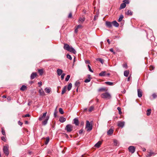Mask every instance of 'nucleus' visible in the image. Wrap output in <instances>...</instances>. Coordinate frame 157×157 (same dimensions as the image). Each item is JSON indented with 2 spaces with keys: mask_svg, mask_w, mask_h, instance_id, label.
Returning <instances> with one entry per match:
<instances>
[{
  "mask_svg": "<svg viewBox=\"0 0 157 157\" xmlns=\"http://www.w3.org/2000/svg\"><path fill=\"white\" fill-rule=\"evenodd\" d=\"M137 92H138V96L140 98L142 96V94L141 90L140 89H138L137 90Z\"/></svg>",
  "mask_w": 157,
  "mask_h": 157,
  "instance_id": "15",
  "label": "nucleus"
},
{
  "mask_svg": "<svg viewBox=\"0 0 157 157\" xmlns=\"http://www.w3.org/2000/svg\"><path fill=\"white\" fill-rule=\"evenodd\" d=\"M66 120V119L65 118L63 117H60L59 119V121L60 122L63 123L65 122Z\"/></svg>",
  "mask_w": 157,
  "mask_h": 157,
  "instance_id": "23",
  "label": "nucleus"
},
{
  "mask_svg": "<svg viewBox=\"0 0 157 157\" xmlns=\"http://www.w3.org/2000/svg\"><path fill=\"white\" fill-rule=\"evenodd\" d=\"M47 112H46L44 113H43V115L40 116V117H39V121H41L43 119H44L46 117V114H47Z\"/></svg>",
  "mask_w": 157,
  "mask_h": 157,
  "instance_id": "9",
  "label": "nucleus"
},
{
  "mask_svg": "<svg viewBox=\"0 0 157 157\" xmlns=\"http://www.w3.org/2000/svg\"><path fill=\"white\" fill-rule=\"evenodd\" d=\"M3 151L6 156H7L8 155L9 152V146L8 145H6L3 146Z\"/></svg>",
  "mask_w": 157,
  "mask_h": 157,
  "instance_id": "3",
  "label": "nucleus"
},
{
  "mask_svg": "<svg viewBox=\"0 0 157 157\" xmlns=\"http://www.w3.org/2000/svg\"><path fill=\"white\" fill-rule=\"evenodd\" d=\"M81 27H82V25H79L77 26V29H78Z\"/></svg>",
  "mask_w": 157,
  "mask_h": 157,
  "instance_id": "58",
  "label": "nucleus"
},
{
  "mask_svg": "<svg viewBox=\"0 0 157 157\" xmlns=\"http://www.w3.org/2000/svg\"><path fill=\"white\" fill-rule=\"evenodd\" d=\"M38 72L40 75H41L43 73V69H39L38 70Z\"/></svg>",
  "mask_w": 157,
  "mask_h": 157,
  "instance_id": "32",
  "label": "nucleus"
},
{
  "mask_svg": "<svg viewBox=\"0 0 157 157\" xmlns=\"http://www.w3.org/2000/svg\"><path fill=\"white\" fill-rule=\"evenodd\" d=\"M129 73V71L128 70H126L124 72V75L126 77H127L128 76V74Z\"/></svg>",
  "mask_w": 157,
  "mask_h": 157,
  "instance_id": "24",
  "label": "nucleus"
},
{
  "mask_svg": "<svg viewBox=\"0 0 157 157\" xmlns=\"http://www.w3.org/2000/svg\"><path fill=\"white\" fill-rule=\"evenodd\" d=\"M130 78V76H129L127 78V81H129Z\"/></svg>",
  "mask_w": 157,
  "mask_h": 157,
  "instance_id": "62",
  "label": "nucleus"
},
{
  "mask_svg": "<svg viewBox=\"0 0 157 157\" xmlns=\"http://www.w3.org/2000/svg\"><path fill=\"white\" fill-rule=\"evenodd\" d=\"M77 29H77V28H76V29L75 30V33H77V32H78V30H77Z\"/></svg>",
  "mask_w": 157,
  "mask_h": 157,
  "instance_id": "63",
  "label": "nucleus"
},
{
  "mask_svg": "<svg viewBox=\"0 0 157 157\" xmlns=\"http://www.w3.org/2000/svg\"><path fill=\"white\" fill-rule=\"evenodd\" d=\"M63 48L65 50L73 53L74 54H75L76 53V52L75 50L72 46H70L67 44H64Z\"/></svg>",
  "mask_w": 157,
  "mask_h": 157,
  "instance_id": "1",
  "label": "nucleus"
},
{
  "mask_svg": "<svg viewBox=\"0 0 157 157\" xmlns=\"http://www.w3.org/2000/svg\"><path fill=\"white\" fill-rule=\"evenodd\" d=\"M61 78L62 80L64 79V76L65 75V74H63L62 75L61 74Z\"/></svg>",
  "mask_w": 157,
  "mask_h": 157,
  "instance_id": "49",
  "label": "nucleus"
},
{
  "mask_svg": "<svg viewBox=\"0 0 157 157\" xmlns=\"http://www.w3.org/2000/svg\"><path fill=\"white\" fill-rule=\"evenodd\" d=\"M124 121H119L118 122L117 125L120 127L122 128L124 125Z\"/></svg>",
  "mask_w": 157,
  "mask_h": 157,
  "instance_id": "8",
  "label": "nucleus"
},
{
  "mask_svg": "<svg viewBox=\"0 0 157 157\" xmlns=\"http://www.w3.org/2000/svg\"><path fill=\"white\" fill-rule=\"evenodd\" d=\"M105 83L106 84L109 85V86H112L113 85V82H105Z\"/></svg>",
  "mask_w": 157,
  "mask_h": 157,
  "instance_id": "34",
  "label": "nucleus"
},
{
  "mask_svg": "<svg viewBox=\"0 0 157 157\" xmlns=\"http://www.w3.org/2000/svg\"><path fill=\"white\" fill-rule=\"evenodd\" d=\"M1 139L2 140H3V141L6 142V138L5 137L3 136L1 137Z\"/></svg>",
  "mask_w": 157,
  "mask_h": 157,
  "instance_id": "50",
  "label": "nucleus"
},
{
  "mask_svg": "<svg viewBox=\"0 0 157 157\" xmlns=\"http://www.w3.org/2000/svg\"><path fill=\"white\" fill-rule=\"evenodd\" d=\"M155 153L154 152H148L146 155L147 157H150L152 155H155Z\"/></svg>",
  "mask_w": 157,
  "mask_h": 157,
  "instance_id": "11",
  "label": "nucleus"
},
{
  "mask_svg": "<svg viewBox=\"0 0 157 157\" xmlns=\"http://www.w3.org/2000/svg\"><path fill=\"white\" fill-rule=\"evenodd\" d=\"M49 140V137H47L46 138V141L45 142V144H47L48 143Z\"/></svg>",
  "mask_w": 157,
  "mask_h": 157,
  "instance_id": "39",
  "label": "nucleus"
},
{
  "mask_svg": "<svg viewBox=\"0 0 157 157\" xmlns=\"http://www.w3.org/2000/svg\"><path fill=\"white\" fill-rule=\"evenodd\" d=\"M123 17H124L122 15H121L120 16V17L118 20V21L119 22H120L122 20Z\"/></svg>",
  "mask_w": 157,
  "mask_h": 157,
  "instance_id": "37",
  "label": "nucleus"
},
{
  "mask_svg": "<svg viewBox=\"0 0 157 157\" xmlns=\"http://www.w3.org/2000/svg\"><path fill=\"white\" fill-rule=\"evenodd\" d=\"M113 131L111 128L109 129L107 131V133L108 135H111L113 133Z\"/></svg>",
  "mask_w": 157,
  "mask_h": 157,
  "instance_id": "18",
  "label": "nucleus"
},
{
  "mask_svg": "<svg viewBox=\"0 0 157 157\" xmlns=\"http://www.w3.org/2000/svg\"><path fill=\"white\" fill-rule=\"evenodd\" d=\"M109 50L110 51H111V52H113L114 53H115V52H114L113 51V48H110V49H109Z\"/></svg>",
  "mask_w": 157,
  "mask_h": 157,
  "instance_id": "56",
  "label": "nucleus"
},
{
  "mask_svg": "<svg viewBox=\"0 0 157 157\" xmlns=\"http://www.w3.org/2000/svg\"><path fill=\"white\" fill-rule=\"evenodd\" d=\"M97 60L99 61L100 63H101L102 64H103L104 63V61L103 59L101 58H98L97 59Z\"/></svg>",
  "mask_w": 157,
  "mask_h": 157,
  "instance_id": "38",
  "label": "nucleus"
},
{
  "mask_svg": "<svg viewBox=\"0 0 157 157\" xmlns=\"http://www.w3.org/2000/svg\"><path fill=\"white\" fill-rule=\"evenodd\" d=\"M151 109H147V111L146 114L147 116H149L151 114Z\"/></svg>",
  "mask_w": 157,
  "mask_h": 157,
  "instance_id": "30",
  "label": "nucleus"
},
{
  "mask_svg": "<svg viewBox=\"0 0 157 157\" xmlns=\"http://www.w3.org/2000/svg\"><path fill=\"white\" fill-rule=\"evenodd\" d=\"M85 18L84 17H83V18H80L79 19L78 21L79 23H82L85 21Z\"/></svg>",
  "mask_w": 157,
  "mask_h": 157,
  "instance_id": "31",
  "label": "nucleus"
},
{
  "mask_svg": "<svg viewBox=\"0 0 157 157\" xmlns=\"http://www.w3.org/2000/svg\"><path fill=\"white\" fill-rule=\"evenodd\" d=\"M44 90L46 93L49 94L51 92V88L50 87H46L45 88Z\"/></svg>",
  "mask_w": 157,
  "mask_h": 157,
  "instance_id": "16",
  "label": "nucleus"
},
{
  "mask_svg": "<svg viewBox=\"0 0 157 157\" xmlns=\"http://www.w3.org/2000/svg\"><path fill=\"white\" fill-rule=\"evenodd\" d=\"M127 65L126 64H124L123 65V67H124L126 68L127 67Z\"/></svg>",
  "mask_w": 157,
  "mask_h": 157,
  "instance_id": "60",
  "label": "nucleus"
},
{
  "mask_svg": "<svg viewBox=\"0 0 157 157\" xmlns=\"http://www.w3.org/2000/svg\"><path fill=\"white\" fill-rule=\"evenodd\" d=\"M38 84L39 85V86H40L42 85V83L41 82H38Z\"/></svg>",
  "mask_w": 157,
  "mask_h": 157,
  "instance_id": "53",
  "label": "nucleus"
},
{
  "mask_svg": "<svg viewBox=\"0 0 157 157\" xmlns=\"http://www.w3.org/2000/svg\"><path fill=\"white\" fill-rule=\"evenodd\" d=\"M106 90V89L105 87H102L99 88L98 90V91L99 92H102L105 91Z\"/></svg>",
  "mask_w": 157,
  "mask_h": 157,
  "instance_id": "28",
  "label": "nucleus"
},
{
  "mask_svg": "<svg viewBox=\"0 0 157 157\" xmlns=\"http://www.w3.org/2000/svg\"><path fill=\"white\" fill-rule=\"evenodd\" d=\"M113 143L114 145L115 146H117L118 145V141L117 140H113Z\"/></svg>",
  "mask_w": 157,
  "mask_h": 157,
  "instance_id": "29",
  "label": "nucleus"
},
{
  "mask_svg": "<svg viewBox=\"0 0 157 157\" xmlns=\"http://www.w3.org/2000/svg\"><path fill=\"white\" fill-rule=\"evenodd\" d=\"M101 144V141H99L94 146L97 148H99Z\"/></svg>",
  "mask_w": 157,
  "mask_h": 157,
  "instance_id": "21",
  "label": "nucleus"
},
{
  "mask_svg": "<svg viewBox=\"0 0 157 157\" xmlns=\"http://www.w3.org/2000/svg\"><path fill=\"white\" fill-rule=\"evenodd\" d=\"M109 73H106L105 71H102L99 74V76L101 77H104L105 76H109L110 75Z\"/></svg>",
  "mask_w": 157,
  "mask_h": 157,
  "instance_id": "6",
  "label": "nucleus"
},
{
  "mask_svg": "<svg viewBox=\"0 0 157 157\" xmlns=\"http://www.w3.org/2000/svg\"><path fill=\"white\" fill-rule=\"evenodd\" d=\"M66 86H65L63 88V90L62 91L61 94H63L66 91Z\"/></svg>",
  "mask_w": 157,
  "mask_h": 157,
  "instance_id": "33",
  "label": "nucleus"
},
{
  "mask_svg": "<svg viewBox=\"0 0 157 157\" xmlns=\"http://www.w3.org/2000/svg\"><path fill=\"white\" fill-rule=\"evenodd\" d=\"M27 87L25 86L22 85L21 87L20 88V90L22 91H24L26 89Z\"/></svg>",
  "mask_w": 157,
  "mask_h": 157,
  "instance_id": "26",
  "label": "nucleus"
},
{
  "mask_svg": "<svg viewBox=\"0 0 157 157\" xmlns=\"http://www.w3.org/2000/svg\"><path fill=\"white\" fill-rule=\"evenodd\" d=\"M18 124L20 126L22 125L23 123L22 122H21L20 121H18Z\"/></svg>",
  "mask_w": 157,
  "mask_h": 157,
  "instance_id": "54",
  "label": "nucleus"
},
{
  "mask_svg": "<svg viewBox=\"0 0 157 157\" xmlns=\"http://www.w3.org/2000/svg\"><path fill=\"white\" fill-rule=\"evenodd\" d=\"M126 6V4L124 3H122L121 4L120 7V9L121 10L122 9L124 8Z\"/></svg>",
  "mask_w": 157,
  "mask_h": 157,
  "instance_id": "22",
  "label": "nucleus"
},
{
  "mask_svg": "<svg viewBox=\"0 0 157 157\" xmlns=\"http://www.w3.org/2000/svg\"><path fill=\"white\" fill-rule=\"evenodd\" d=\"M39 92L41 96H45V93L42 89L39 90Z\"/></svg>",
  "mask_w": 157,
  "mask_h": 157,
  "instance_id": "12",
  "label": "nucleus"
},
{
  "mask_svg": "<svg viewBox=\"0 0 157 157\" xmlns=\"http://www.w3.org/2000/svg\"><path fill=\"white\" fill-rule=\"evenodd\" d=\"M67 58L68 59H69L71 60L72 59V57H71V56L68 54L67 55Z\"/></svg>",
  "mask_w": 157,
  "mask_h": 157,
  "instance_id": "44",
  "label": "nucleus"
},
{
  "mask_svg": "<svg viewBox=\"0 0 157 157\" xmlns=\"http://www.w3.org/2000/svg\"><path fill=\"white\" fill-rule=\"evenodd\" d=\"M72 87V84L71 83H70L67 86V89L68 91H70Z\"/></svg>",
  "mask_w": 157,
  "mask_h": 157,
  "instance_id": "27",
  "label": "nucleus"
},
{
  "mask_svg": "<svg viewBox=\"0 0 157 157\" xmlns=\"http://www.w3.org/2000/svg\"><path fill=\"white\" fill-rule=\"evenodd\" d=\"M30 116V115L29 114H25L24 117H29Z\"/></svg>",
  "mask_w": 157,
  "mask_h": 157,
  "instance_id": "55",
  "label": "nucleus"
},
{
  "mask_svg": "<svg viewBox=\"0 0 157 157\" xmlns=\"http://www.w3.org/2000/svg\"><path fill=\"white\" fill-rule=\"evenodd\" d=\"M117 109L119 111V113L120 114H122V112L121 111V109L120 107H118L117 108Z\"/></svg>",
  "mask_w": 157,
  "mask_h": 157,
  "instance_id": "42",
  "label": "nucleus"
},
{
  "mask_svg": "<svg viewBox=\"0 0 157 157\" xmlns=\"http://www.w3.org/2000/svg\"><path fill=\"white\" fill-rule=\"evenodd\" d=\"M106 25L109 28L111 27L112 26V22L109 21H106Z\"/></svg>",
  "mask_w": 157,
  "mask_h": 157,
  "instance_id": "20",
  "label": "nucleus"
},
{
  "mask_svg": "<svg viewBox=\"0 0 157 157\" xmlns=\"http://www.w3.org/2000/svg\"><path fill=\"white\" fill-rule=\"evenodd\" d=\"M70 77V75H67L65 78V80L66 81H68Z\"/></svg>",
  "mask_w": 157,
  "mask_h": 157,
  "instance_id": "41",
  "label": "nucleus"
},
{
  "mask_svg": "<svg viewBox=\"0 0 157 157\" xmlns=\"http://www.w3.org/2000/svg\"><path fill=\"white\" fill-rule=\"evenodd\" d=\"M74 122V124L76 126H78L79 124V121L78 119L77 118H75L73 120Z\"/></svg>",
  "mask_w": 157,
  "mask_h": 157,
  "instance_id": "17",
  "label": "nucleus"
},
{
  "mask_svg": "<svg viewBox=\"0 0 157 157\" xmlns=\"http://www.w3.org/2000/svg\"><path fill=\"white\" fill-rule=\"evenodd\" d=\"M83 131V129H81L79 131V133L80 134H81L82 133Z\"/></svg>",
  "mask_w": 157,
  "mask_h": 157,
  "instance_id": "51",
  "label": "nucleus"
},
{
  "mask_svg": "<svg viewBox=\"0 0 157 157\" xmlns=\"http://www.w3.org/2000/svg\"><path fill=\"white\" fill-rule=\"evenodd\" d=\"M112 25L114 26L117 27L119 26V24L116 21H114L112 22Z\"/></svg>",
  "mask_w": 157,
  "mask_h": 157,
  "instance_id": "14",
  "label": "nucleus"
},
{
  "mask_svg": "<svg viewBox=\"0 0 157 157\" xmlns=\"http://www.w3.org/2000/svg\"><path fill=\"white\" fill-rule=\"evenodd\" d=\"M37 74L36 72H33L31 74L30 76L31 79H33L36 76Z\"/></svg>",
  "mask_w": 157,
  "mask_h": 157,
  "instance_id": "13",
  "label": "nucleus"
},
{
  "mask_svg": "<svg viewBox=\"0 0 157 157\" xmlns=\"http://www.w3.org/2000/svg\"><path fill=\"white\" fill-rule=\"evenodd\" d=\"M73 126L71 124H67L66 126L65 129L68 132H70L72 131Z\"/></svg>",
  "mask_w": 157,
  "mask_h": 157,
  "instance_id": "5",
  "label": "nucleus"
},
{
  "mask_svg": "<svg viewBox=\"0 0 157 157\" xmlns=\"http://www.w3.org/2000/svg\"><path fill=\"white\" fill-rule=\"evenodd\" d=\"M91 79V78L90 77H88V78L86 79L85 80L84 82L86 83L90 81Z\"/></svg>",
  "mask_w": 157,
  "mask_h": 157,
  "instance_id": "36",
  "label": "nucleus"
},
{
  "mask_svg": "<svg viewBox=\"0 0 157 157\" xmlns=\"http://www.w3.org/2000/svg\"><path fill=\"white\" fill-rule=\"evenodd\" d=\"M128 149L130 152L133 153L135 151V148L133 146H130L128 147Z\"/></svg>",
  "mask_w": 157,
  "mask_h": 157,
  "instance_id": "7",
  "label": "nucleus"
},
{
  "mask_svg": "<svg viewBox=\"0 0 157 157\" xmlns=\"http://www.w3.org/2000/svg\"><path fill=\"white\" fill-rule=\"evenodd\" d=\"M54 115L55 116V117H56V111L54 113Z\"/></svg>",
  "mask_w": 157,
  "mask_h": 157,
  "instance_id": "64",
  "label": "nucleus"
},
{
  "mask_svg": "<svg viewBox=\"0 0 157 157\" xmlns=\"http://www.w3.org/2000/svg\"><path fill=\"white\" fill-rule=\"evenodd\" d=\"M126 14L128 15H132V12L130 10H128L127 13H126Z\"/></svg>",
  "mask_w": 157,
  "mask_h": 157,
  "instance_id": "35",
  "label": "nucleus"
},
{
  "mask_svg": "<svg viewBox=\"0 0 157 157\" xmlns=\"http://www.w3.org/2000/svg\"><path fill=\"white\" fill-rule=\"evenodd\" d=\"M49 119V117L48 116H47L46 117L45 120L42 122V124L45 125H46Z\"/></svg>",
  "mask_w": 157,
  "mask_h": 157,
  "instance_id": "10",
  "label": "nucleus"
},
{
  "mask_svg": "<svg viewBox=\"0 0 157 157\" xmlns=\"http://www.w3.org/2000/svg\"><path fill=\"white\" fill-rule=\"evenodd\" d=\"M86 129L87 131L88 132L90 131L92 129V125L90 124L88 121H86Z\"/></svg>",
  "mask_w": 157,
  "mask_h": 157,
  "instance_id": "4",
  "label": "nucleus"
},
{
  "mask_svg": "<svg viewBox=\"0 0 157 157\" xmlns=\"http://www.w3.org/2000/svg\"><path fill=\"white\" fill-rule=\"evenodd\" d=\"M97 18L98 16L96 15H95L94 19V20H96L97 19Z\"/></svg>",
  "mask_w": 157,
  "mask_h": 157,
  "instance_id": "57",
  "label": "nucleus"
},
{
  "mask_svg": "<svg viewBox=\"0 0 157 157\" xmlns=\"http://www.w3.org/2000/svg\"><path fill=\"white\" fill-rule=\"evenodd\" d=\"M63 72V71L60 69H58L57 70V72L58 75L60 76L61 75Z\"/></svg>",
  "mask_w": 157,
  "mask_h": 157,
  "instance_id": "19",
  "label": "nucleus"
},
{
  "mask_svg": "<svg viewBox=\"0 0 157 157\" xmlns=\"http://www.w3.org/2000/svg\"><path fill=\"white\" fill-rule=\"evenodd\" d=\"M2 132L3 135H5V131L2 128Z\"/></svg>",
  "mask_w": 157,
  "mask_h": 157,
  "instance_id": "47",
  "label": "nucleus"
},
{
  "mask_svg": "<svg viewBox=\"0 0 157 157\" xmlns=\"http://www.w3.org/2000/svg\"><path fill=\"white\" fill-rule=\"evenodd\" d=\"M153 99H155L157 97V95L155 93L153 94L152 95Z\"/></svg>",
  "mask_w": 157,
  "mask_h": 157,
  "instance_id": "43",
  "label": "nucleus"
},
{
  "mask_svg": "<svg viewBox=\"0 0 157 157\" xmlns=\"http://www.w3.org/2000/svg\"><path fill=\"white\" fill-rule=\"evenodd\" d=\"M123 2L125 4H128L129 3V1L128 0H124L123 1Z\"/></svg>",
  "mask_w": 157,
  "mask_h": 157,
  "instance_id": "46",
  "label": "nucleus"
},
{
  "mask_svg": "<svg viewBox=\"0 0 157 157\" xmlns=\"http://www.w3.org/2000/svg\"><path fill=\"white\" fill-rule=\"evenodd\" d=\"M72 17V13H70L68 15V18H71Z\"/></svg>",
  "mask_w": 157,
  "mask_h": 157,
  "instance_id": "52",
  "label": "nucleus"
},
{
  "mask_svg": "<svg viewBox=\"0 0 157 157\" xmlns=\"http://www.w3.org/2000/svg\"><path fill=\"white\" fill-rule=\"evenodd\" d=\"M59 111L61 114H63L64 113V112L63 109L61 108H59Z\"/></svg>",
  "mask_w": 157,
  "mask_h": 157,
  "instance_id": "40",
  "label": "nucleus"
},
{
  "mask_svg": "<svg viewBox=\"0 0 157 157\" xmlns=\"http://www.w3.org/2000/svg\"><path fill=\"white\" fill-rule=\"evenodd\" d=\"M101 97L102 98L106 99H109L111 98V94L107 92L102 94L101 95Z\"/></svg>",
  "mask_w": 157,
  "mask_h": 157,
  "instance_id": "2",
  "label": "nucleus"
},
{
  "mask_svg": "<svg viewBox=\"0 0 157 157\" xmlns=\"http://www.w3.org/2000/svg\"><path fill=\"white\" fill-rule=\"evenodd\" d=\"M80 83L78 81H76L75 84V86L76 87H78H78L80 85Z\"/></svg>",
  "mask_w": 157,
  "mask_h": 157,
  "instance_id": "25",
  "label": "nucleus"
},
{
  "mask_svg": "<svg viewBox=\"0 0 157 157\" xmlns=\"http://www.w3.org/2000/svg\"><path fill=\"white\" fill-rule=\"evenodd\" d=\"M85 62L86 64L90 63V62L88 60H85Z\"/></svg>",
  "mask_w": 157,
  "mask_h": 157,
  "instance_id": "59",
  "label": "nucleus"
},
{
  "mask_svg": "<svg viewBox=\"0 0 157 157\" xmlns=\"http://www.w3.org/2000/svg\"><path fill=\"white\" fill-rule=\"evenodd\" d=\"M94 109V107L92 106H91L89 108V112L92 111Z\"/></svg>",
  "mask_w": 157,
  "mask_h": 157,
  "instance_id": "48",
  "label": "nucleus"
},
{
  "mask_svg": "<svg viewBox=\"0 0 157 157\" xmlns=\"http://www.w3.org/2000/svg\"><path fill=\"white\" fill-rule=\"evenodd\" d=\"M107 42H108V44H110V41H109V39H108L107 40Z\"/></svg>",
  "mask_w": 157,
  "mask_h": 157,
  "instance_id": "61",
  "label": "nucleus"
},
{
  "mask_svg": "<svg viewBox=\"0 0 157 157\" xmlns=\"http://www.w3.org/2000/svg\"><path fill=\"white\" fill-rule=\"evenodd\" d=\"M89 69V71L91 72H93V71L91 69L90 66L89 65H87Z\"/></svg>",
  "mask_w": 157,
  "mask_h": 157,
  "instance_id": "45",
  "label": "nucleus"
}]
</instances>
